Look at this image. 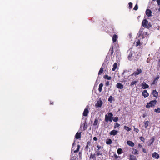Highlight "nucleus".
<instances>
[{"label": "nucleus", "instance_id": "nucleus-1", "mask_svg": "<svg viewBox=\"0 0 160 160\" xmlns=\"http://www.w3.org/2000/svg\"><path fill=\"white\" fill-rule=\"evenodd\" d=\"M128 52H129L128 57V59L129 60L137 61L138 59L139 56L137 52L132 51L131 49H129Z\"/></svg>", "mask_w": 160, "mask_h": 160}, {"label": "nucleus", "instance_id": "nucleus-2", "mask_svg": "<svg viewBox=\"0 0 160 160\" xmlns=\"http://www.w3.org/2000/svg\"><path fill=\"white\" fill-rule=\"evenodd\" d=\"M113 118V114L111 112H110L105 115L104 120L107 122H108L109 121L112 122Z\"/></svg>", "mask_w": 160, "mask_h": 160}, {"label": "nucleus", "instance_id": "nucleus-3", "mask_svg": "<svg viewBox=\"0 0 160 160\" xmlns=\"http://www.w3.org/2000/svg\"><path fill=\"white\" fill-rule=\"evenodd\" d=\"M157 102V101L156 100H152L150 101L149 102L147 103V104L146 106V107L148 108L150 107L154 106L155 104H156Z\"/></svg>", "mask_w": 160, "mask_h": 160}, {"label": "nucleus", "instance_id": "nucleus-4", "mask_svg": "<svg viewBox=\"0 0 160 160\" xmlns=\"http://www.w3.org/2000/svg\"><path fill=\"white\" fill-rule=\"evenodd\" d=\"M142 72V69L140 68H138L136 71H134L133 73L131 75V76L132 75H134L136 76L137 75L139 74Z\"/></svg>", "mask_w": 160, "mask_h": 160}, {"label": "nucleus", "instance_id": "nucleus-5", "mask_svg": "<svg viewBox=\"0 0 160 160\" xmlns=\"http://www.w3.org/2000/svg\"><path fill=\"white\" fill-rule=\"evenodd\" d=\"M152 156L153 158L156 159H158L160 157L159 155L156 152H153L152 154Z\"/></svg>", "mask_w": 160, "mask_h": 160}, {"label": "nucleus", "instance_id": "nucleus-6", "mask_svg": "<svg viewBox=\"0 0 160 160\" xmlns=\"http://www.w3.org/2000/svg\"><path fill=\"white\" fill-rule=\"evenodd\" d=\"M102 101L101 100H100L97 102L95 106L96 107H101L102 105Z\"/></svg>", "mask_w": 160, "mask_h": 160}, {"label": "nucleus", "instance_id": "nucleus-7", "mask_svg": "<svg viewBox=\"0 0 160 160\" xmlns=\"http://www.w3.org/2000/svg\"><path fill=\"white\" fill-rule=\"evenodd\" d=\"M118 132V131L115 130H113L110 131L109 132V134L110 135L115 136L116 135Z\"/></svg>", "mask_w": 160, "mask_h": 160}, {"label": "nucleus", "instance_id": "nucleus-8", "mask_svg": "<svg viewBox=\"0 0 160 160\" xmlns=\"http://www.w3.org/2000/svg\"><path fill=\"white\" fill-rule=\"evenodd\" d=\"M148 22L147 20L145 19L142 21V25L144 27H146L147 26Z\"/></svg>", "mask_w": 160, "mask_h": 160}, {"label": "nucleus", "instance_id": "nucleus-9", "mask_svg": "<svg viewBox=\"0 0 160 160\" xmlns=\"http://www.w3.org/2000/svg\"><path fill=\"white\" fill-rule=\"evenodd\" d=\"M145 13L146 15L148 17H150L152 16V11L150 9H147Z\"/></svg>", "mask_w": 160, "mask_h": 160}, {"label": "nucleus", "instance_id": "nucleus-10", "mask_svg": "<svg viewBox=\"0 0 160 160\" xmlns=\"http://www.w3.org/2000/svg\"><path fill=\"white\" fill-rule=\"evenodd\" d=\"M113 48L114 47L113 46H111L108 53V54H110V55L112 56L113 55V53L114 52Z\"/></svg>", "mask_w": 160, "mask_h": 160}, {"label": "nucleus", "instance_id": "nucleus-11", "mask_svg": "<svg viewBox=\"0 0 160 160\" xmlns=\"http://www.w3.org/2000/svg\"><path fill=\"white\" fill-rule=\"evenodd\" d=\"M118 38V35L116 34H114L112 36V40L113 42V43L116 42L117 41Z\"/></svg>", "mask_w": 160, "mask_h": 160}, {"label": "nucleus", "instance_id": "nucleus-12", "mask_svg": "<svg viewBox=\"0 0 160 160\" xmlns=\"http://www.w3.org/2000/svg\"><path fill=\"white\" fill-rule=\"evenodd\" d=\"M89 113V111L88 108H85L83 113V115L84 116H87Z\"/></svg>", "mask_w": 160, "mask_h": 160}, {"label": "nucleus", "instance_id": "nucleus-13", "mask_svg": "<svg viewBox=\"0 0 160 160\" xmlns=\"http://www.w3.org/2000/svg\"><path fill=\"white\" fill-rule=\"evenodd\" d=\"M127 143L129 146L132 147H133L135 145L134 143L132 141L130 140L127 141Z\"/></svg>", "mask_w": 160, "mask_h": 160}, {"label": "nucleus", "instance_id": "nucleus-14", "mask_svg": "<svg viewBox=\"0 0 160 160\" xmlns=\"http://www.w3.org/2000/svg\"><path fill=\"white\" fill-rule=\"evenodd\" d=\"M142 96L145 98L148 97L149 96V94L146 90H144L142 92Z\"/></svg>", "mask_w": 160, "mask_h": 160}, {"label": "nucleus", "instance_id": "nucleus-15", "mask_svg": "<svg viewBox=\"0 0 160 160\" xmlns=\"http://www.w3.org/2000/svg\"><path fill=\"white\" fill-rule=\"evenodd\" d=\"M116 87L119 89H122L123 88V86L121 83H118L116 84Z\"/></svg>", "mask_w": 160, "mask_h": 160}, {"label": "nucleus", "instance_id": "nucleus-16", "mask_svg": "<svg viewBox=\"0 0 160 160\" xmlns=\"http://www.w3.org/2000/svg\"><path fill=\"white\" fill-rule=\"evenodd\" d=\"M155 140L154 137H152L150 140L149 142V146L152 145L153 142Z\"/></svg>", "mask_w": 160, "mask_h": 160}, {"label": "nucleus", "instance_id": "nucleus-17", "mask_svg": "<svg viewBox=\"0 0 160 160\" xmlns=\"http://www.w3.org/2000/svg\"><path fill=\"white\" fill-rule=\"evenodd\" d=\"M142 88L144 89L147 88L149 87V85L145 83H142Z\"/></svg>", "mask_w": 160, "mask_h": 160}, {"label": "nucleus", "instance_id": "nucleus-18", "mask_svg": "<svg viewBox=\"0 0 160 160\" xmlns=\"http://www.w3.org/2000/svg\"><path fill=\"white\" fill-rule=\"evenodd\" d=\"M103 86L102 83H101L99 86L98 91L100 92H101L102 91V87Z\"/></svg>", "mask_w": 160, "mask_h": 160}, {"label": "nucleus", "instance_id": "nucleus-19", "mask_svg": "<svg viewBox=\"0 0 160 160\" xmlns=\"http://www.w3.org/2000/svg\"><path fill=\"white\" fill-rule=\"evenodd\" d=\"M81 132H77L75 135V138L77 139H79L81 138Z\"/></svg>", "mask_w": 160, "mask_h": 160}, {"label": "nucleus", "instance_id": "nucleus-20", "mask_svg": "<svg viewBox=\"0 0 160 160\" xmlns=\"http://www.w3.org/2000/svg\"><path fill=\"white\" fill-rule=\"evenodd\" d=\"M129 160H137L136 157L133 155H130Z\"/></svg>", "mask_w": 160, "mask_h": 160}, {"label": "nucleus", "instance_id": "nucleus-21", "mask_svg": "<svg viewBox=\"0 0 160 160\" xmlns=\"http://www.w3.org/2000/svg\"><path fill=\"white\" fill-rule=\"evenodd\" d=\"M112 143V141L111 139H107L106 141V143L108 145L111 144Z\"/></svg>", "mask_w": 160, "mask_h": 160}, {"label": "nucleus", "instance_id": "nucleus-22", "mask_svg": "<svg viewBox=\"0 0 160 160\" xmlns=\"http://www.w3.org/2000/svg\"><path fill=\"white\" fill-rule=\"evenodd\" d=\"M113 68H112V70L113 71H115V70L117 68V62H115L113 65Z\"/></svg>", "mask_w": 160, "mask_h": 160}, {"label": "nucleus", "instance_id": "nucleus-23", "mask_svg": "<svg viewBox=\"0 0 160 160\" xmlns=\"http://www.w3.org/2000/svg\"><path fill=\"white\" fill-rule=\"evenodd\" d=\"M96 155L97 156L101 155L102 154V153L101 152L100 150H98V149H97V150L96 151Z\"/></svg>", "mask_w": 160, "mask_h": 160}, {"label": "nucleus", "instance_id": "nucleus-24", "mask_svg": "<svg viewBox=\"0 0 160 160\" xmlns=\"http://www.w3.org/2000/svg\"><path fill=\"white\" fill-rule=\"evenodd\" d=\"M98 124V119L96 118L94 121V122L93 124V126H96Z\"/></svg>", "mask_w": 160, "mask_h": 160}, {"label": "nucleus", "instance_id": "nucleus-25", "mask_svg": "<svg viewBox=\"0 0 160 160\" xmlns=\"http://www.w3.org/2000/svg\"><path fill=\"white\" fill-rule=\"evenodd\" d=\"M103 78L105 79H107L108 80H110L111 79V77L109 76L108 75H106L104 76Z\"/></svg>", "mask_w": 160, "mask_h": 160}, {"label": "nucleus", "instance_id": "nucleus-26", "mask_svg": "<svg viewBox=\"0 0 160 160\" xmlns=\"http://www.w3.org/2000/svg\"><path fill=\"white\" fill-rule=\"evenodd\" d=\"M117 152L118 154H120L123 153L122 149L121 148H119L117 150Z\"/></svg>", "mask_w": 160, "mask_h": 160}, {"label": "nucleus", "instance_id": "nucleus-27", "mask_svg": "<svg viewBox=\"0 0 160 160\" xmlns=\"http://www.w3.org/2000/svg\"><path fill=\"white\" fill-rule=\"evenodd\" d=\"M153 94L154 97H157L158 95V92L156 91V90H154L153 91Z\"/></svg>", "mask_w": 160, "mask_h": 160}, {"label": "nucleus", "instance_id": "nucleus-28", "mask_svg": "<svg viewBox=\"0 0 160 160\" xmlns=\"http://www.w3.org/2000/svg\"><path fill=\"white\" fill-rule=\"evenodd\" d=\"M112 100H114V98L112 96H110L108 99V101L110 103H112Z\"/></svg>", "mask_w": 160, "mask_h": 160}, {"label": "nucleus", "instance_id": "nucleus-29", "mask_svg": "<svg viewBox=\"0 0 160 160\" xmlns=\"http://www.w3.org/2000/svg\"><path fill=\"white\" fill-rule=\"evenodd\" d=\"M103 68L102 67H101L100 68V69L99 71L98 74V75H100L103 73Z\"/></svg>", "mask_w": 160, "mask_h": 160}, {"label": "nucleus", "instance_id": "nucleus-30", "mask_svg": "<svg viewBox=\"0 0 160 160\" xmlns=\"http://www.w3.org/2000/svg\"><path fill=\"white\" fill-rule=\"evenodd\" d=\"M124 128L128 131H129L131 130L130 128L126 126H124Z\"/></svg>", "mask_w": 160, "mask_h": 160}, {"label": "nucleus", "instance_id": "nucleus-31", "mask_svg": "<svg viewBox=\"0 0 160 160\" xmlns=\"http://www.w3.org/2000/svg\"><path fill=\"white\" fill-rule=\"evenodd\" d=\"M149 122V121H145L144 122V126L145 128H147V127L148 126Z\"/></svg>", "mask_w": 160, "mask_h": 160}, {"label": "nucleus", "instance_id": "nucleus-32", "mask_svg": "<svg viewBox=\"0 0 160 160\" xmlns=\"http://www.w3.org/2000/svg\"><path fill=\"white\" fill-rule=\"evenodd\" d=\"M87 122H85V123H84V126L83 127V130H85L87 129Z\"/></svg>", "mask_w": 160, "mask_h": 160}, {"label": "nucleus", "instance_id": "nucleus-33", "mask_svg": "<svg viewBox=\"0 0 160 160\" xmlns=\"http://www.w3.org/2000/svg\"><path fill=\"white\" fill-rule=\"evenodd\" d=\"M77 147V149L74 151V153H76V152H78L79 150L80 147V145L79 144L78 145Z\"/></svg>", "mask_w": 160, "mask_h": 160}, {"label": "nucleus", "instance_id": "nucleus-34", "mask_svg": "<svg viewBox=\"0 0 160 160\" xmlns=\"http://www.w3.org/2000/svg\"><path fill=\"white\" fill-rule=\"evenodd\" d=\"M137 82V81L136 80H134L132 81V82H131V84H130V86L132 87L133 85H134L136 84Z\"/></svg>", "mask_w": 160, "mask_h": 160}, {"label": "nucleus", "instance_id": "nucleus-35", "mask_svg": "<svg viewBox=\"0 0 160 160\" xmlns=\"http://www.w3.org/2000/svg\"><path fill=\"white\" fill-rule=\"evenodd\" d=\"M112 120L114 122H117L118 120V117H115L113 119L112 118Z\"/></svg>", "mask_w": 160, "mask_h": 160}, {"label": "nucleus", "instance_id": "nucleus-36", "mask_svg": "<svg viewBox=\"0 0 160 160\" xmlns=\"http://www.w3.org/2000/svg\"><path fill=\"white\" fill-rule=\"evenodd\" d=\"M120 126V125L118 123H116L115 124V125L114 127V129H115L118 127H119Z\"/></svg>", "mask_w": 160, "mask_h": 160}, {"label": "nucleus", "instance_id": "nucleus-37", "mask_svg": "<svg viewBox=\"0 0 160 160\" xmlns=\"http://www.w3.org/2000/svg\"><path fill=\"white\" fill-rule=\"evenodd\" d=\"M138 151L136 149H133V151L132 152V153H133L135 155L138 154Z\"/></svg>", "mask_w": 160, "mask_h": 160}, {"label": "nucleus", "instance_id": "nucleus-38", "mask_svg": "<svg viewBox=\"0 0 160 160\" xmlns=\"http://www.w3.org/2000/svg\"><path fill=\"white\" fill-rule=\"evenodd\" d=\"M96 155L95 154H91L90 156V158L91 159H93L94 158H95V156Z\"/></svg>", "mask_w": 160, "mask_h": 160}, {"label": "nucleus", "instance_id": "nucleus-39", "mask_svg": "<svg viewBox=\"0 0 160 160\" xmlns=\"http://www.w3.org/2000/svg\"><path fill=\"white\" fill-rule=\"evenodd\" d=\"M154 111L160 113V108H158L154 110Z\"/></svg>", "mask_w": 160, "mask_h": 160}, {"label": "nucleus", "instance_id": "nucleus-40", "mask_svg": "<svg viewBox=\"0 0 160 160\" xmlns=\"http://www.w3.org/2000/svg\"><path fill=\"white\" fill-rule=\"evenodd\" d=\"M138 8V5L137 4H136L135 6H134L133 9L135 10H137Z\"/></svg>", "mask_w": 160, "mask_h": 160}, {"label": "nucleus", "instance_id": "nucleus-41", "mask_svg": "<svg viewBox=\"0 0 160 160\" xmlns=\"http://www.w3.org/2000/svg\"><path fill=\"white\" fill-rule=\"evenodd\" d=\"M139 138L141 141H142L143 142H144V140L145 139L143 137L141 136Z\"/></svg>", "mask_w": 160, "mask_h": 160}, {"label": "nucleus", "instance_id": "nucleus-42", "mask_svg": "<svg viewBox=\"0 0 160 160\" xmlns=\"http://www.w3.org/2000/svg\"><path fill=\"white\" fill-rule=\"evenodd\" d=\"M129 9H131L132 8V2H129L128 3Z\"/></svg>", "mask_w": 160, "mask_h": 160}, {"label": "nucleus", "instance_id": "nucleus-43", "mask_svg": "<svg viewBox=\"0 0 160 160\" xmlns=\"http://www.w3.org/2000/svg\"><path fill=\"white\" fill-rule=\"evenodd\" d=\"M134 130L137 133H138L139 132V130L138 128H135L134 126Z\"/></svg>", "mask_w": 160, "mask_h": 160}, {"label": "nucleus", "instance_id": "nucleus-44", "mask_svg": "<svg viewBox=\"0 0 160 160\" xmlns=\"http://www.w3.org/2000/svg\"><path fill=\"white\" fill-rule=\"evenodd\" d=\"M140 41L138 40L136 42V46H137L140 45Z\"/></svg>", "mask_w": 160, "mask_h": 160}, {"label": "nucleus", "instance_id": "nucleus-45", "mask_svg": "<svg viewBox=\"0 0 160 160\" xmlns=\"http://www.w3.org/2000/svg\"><path fill=\"white\" fill-rule=\"evenodd\" d=\"M105 85L107 86H108L109 85V81H107L105 83Z\"/></svg>", "mask_w": 160, "mask_h": 160}, {"label": "nucleus", "instance_id": "nucleus-46", "mask_svg": "<svg viewBox=\"0 0 160 160\" xmlns=\"http://www.w3.org/2000/svg\"><path fill=\"white\" fill-rule=\"evenodd\" d=\"M144 34L143 35H142L141 33L139 34V36H141L142 39H143L144 38Z\"/></svg>", "mask_w": 160, "mask_h": 160}, {"label": "nucleus", "instance_id": "nucleus-47", "mask_svg": "<svg viewBox=\"0 0 160 160\" xmlns=\"http://www.w3.org/2000/svg\"><path fill=\"white\" fill-rule=\"evenodd\" d=\"M150 59L149 58H148L147 60V62L148 63H150Z\"/></svg>", "mask_w": 160, "mask_h": 160}, {"label": "nucleus", "instance_id": "nucleus-48", "mask_svg": "<svg viewBox=\"0 0 160 160\" xmlns=\"http://www.w3.org/2000/svg\"><path fill=\"white\" fill-rule=\"evenodd\" d=\"M97 147L98 148V150H100V149L102 148L101 146L98 145Z\"/></svg>", "mask_w": 160, "mask_h": 160}, {"label": "nucleus", "instance_id": "nucleus-49", "mask_svg": "<svg viewBox=\"0 0 160 160\" xmlns=\"http://www.w3.org/2000/svg\"><path fill=\"white\" fill-rule=\"evenodd\" d=\"M114 158L116 159L118 158L119 157V156H118V155H116L115 154L114 155Z\"/></svg>", "mask_w": 160, "mask_h": 160}, {"label": "nucleus", "instance_id": "nucleus-50", "mask_svg": "<svg viewBox=\"0 0 160 160\" xmlns=\"http://www.w3.org/2000/svg\"><path fill=\"white\" fill-rule=\"evenodd\" d=\"M157 3L158 5H160V0H157Z\"/></svg>", "mask_w": 160, "mask_h": 160}, {"label": "nucleus", "instance_id": "nucleus-51", "mask_svg": "<svg viewBox=\"0 0 160 160\" xmlns=\"http://www.w3.org/2000/svg\"><path fill=\"white\" fill-rule=\"evenodd\" d=\"M93 140L95 141H97L98 140V138L96 137H94L93 138Z\"/></svg>", "mask_w": 160, "mask_h": 160}, {"label": "nucleus", "instance_id": "nucleus-52", "mask_svg": "<svg viewBox=\"0 0 160 160\" xmlns=\"http://www.w3.org/2000/svg\"><path fill=\"white\" fill-rule=\"evenodd\" d=\"M145 33V35L146 36V37H148V35H149V34L148 33V32H146Z\"/></svg>", "mask_w": 160, "mask_h": 160}, {"label": "nucleus", "instance_id": "nucleus-53", "mask_svg": "<svg viewBox=\"0 0 160 160\" xmlns=\"http://www.w3.org/2000/svg\"><path fill=\"white\" fill-rule=\"evenodd\" d=\"M91 143V142L90 141H88L87 142V145H90Z\"/></svg>", "mask_w": 160, "mask_h": 160}, {"label": "nucleus", "instance_id": "nucleus-54", "mask_svg": "<svg viewBox=\"0 0 160 160\" xmlns=\"http://www.w3.org/2000/svg\"><path fill=\"white\" fill-rule=\"evenodd\" d=\"M142 152H144L146 153V152L145 149L144 148L142 149Z\"/></svg>", "mask_w": 160, "mask_h": 160}, {"label": "nucleus", "instance_id": "nucleus-55", "mask_svg": "<svg viewBox=\"0 0 160 160\" xmlns=\"http://www.w3.org/2000/svg\"><path fill=\"white\" fill-rule=\"evenodd\" d=\"M53 104H54V102L53 101H50V104L53 105Z\"/></svg>", "mask_w": 160, "mask_h": 160}, {"label": "nucleus", "instance_id": "nucleus-56", "mask_svg": "<svg viewBox=\"0 0 160 160\" xmlns=\"http://www.w3.org/2000/svg\"><path fill=\"white\" fill-rule=\"evenodd\" d=\"M88 145H86L85 148V149H88Z\"/></svg>", "mask_w": 160, "mask_h": 160}, {"label": "nucleus", "instance_id": "nucleus-57", "mask_svg": "<svg viewBox=\"0 0 160 160\" xmlns=\"http://www.w3.org/2000/svg\"><path fill=\"white\" fill-rule=\"evenodd\" d=\"M158 64L159 65V67H160V59H159V60L158 61Z\"/></svg>", "mask_w": 160, "mask_h": 160}, {"label": "nucleus", "instance_id": "nucleus-58", "mask_svg": "<svg viewBox=\"0 0 160 160\" xmlns=\"http://www.w3.org/2000/svg\"><path fill=\"white\" fill-rule=\"evenodd\" d=\"M138 147H142V146L140 144H139L138 145Z\"/></svg>", "mask_w": 160, "mask_h": 160}, {"label": "nucleus", "instance_id": "nucleus-59", "mask_svg": "<svg viewBox=\"0 0 160 160\" xmlns=\"http://www.w3.org/2000/svg\"><path fill=\"white\" fill-rule=\"evenodd\" d=\"M158 11L160 12V6H159V8L158 9Z\"/></svg>", "mask_w": 160, "mask_h": 160}, {"label": "nucleus", "instance_id": "nucleus-60", "mask_svg": "<svg viewBox=\"0 0 160 160\" xmlns=\"http://www.w3.org/2000/svg\"><path fill=\"white\" fill-rule=\"evenodd\" d=\"M159 77H157L156 79L155 80H158V79Z\"/></svg>", "mask_w": 160, "mask_h": 160}, {"label": "nucleus", "instance_id": "nucleus-61", "mask_svg": "<svg viewBox=\"0 0 160 160\" xmlns=\"http://www.w3.org/2000/svg\"><path fill=\"white\" fill-rule=\"evenodd\" d=\"M145 115H143V118H145Z\"/></svg>", "mask_w": 160, "mask_h": 160}, {"label": "nucleus", "instance_id": "nucleus-62", "mask_svg": "<svg viewBox=\"0 0 160 160\" xmlns=\"http://www.w3.org/2000/svg\"><path fill=\"white\" fill-rule=\"evenodd\" d=\"M152 0V1H155L156 0Z\"/></svg>", "mask_w": 160, "mask_h": 160}]
</instances>
